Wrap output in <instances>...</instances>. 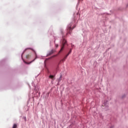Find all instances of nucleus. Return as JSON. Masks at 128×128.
<instances>
[{"label": "nucleus", "mask_w": 128, "mask_h": 128, "mask_svg": "<svg viewBox=\"0 0 128 128\" xmlns=\"http://www.w3.org/2000/svg\"><path fill=\"white\" fill-rule=\"evenodd\" d=\"M62 81V75L60 76L58 80V82H60Z\"/></svg>", "instance_id": "6"}, {"label": "nucleus", "mask_w": 128, "mask_h": 128, "mask_svg": "<svg viewBox=\"0 0 128 128\" xmlns=\"http://www.w3.org/2000/svg\"><path fill=\"white\" fill-rule=\"evenodd\" d=\"M72 23H70V24L67 27V34H72V30H74V28H76V25H74V27L72 28Z\"/></svg>", "instance_id": "1"}, {"label": "nucleus", "mask_w": 128, "mask_h": 128, "mask_svg": "<svg viewBox=\"0 0 128 128\" xmlns=\"http://www.w3.org/2000/svg\"><path fill=\"white\" fill-rule=\"evenodd\" d=\"M124 96H126V95H124V96H122V98H124Z\"/></svg>", "instance_id": "14"}, {"label": "nucleus", "mask_w": 128, "mask_h": 128, "mask_svg": "<svg viewBox=\"0 0 128 128\" xmlns=\"http://www.w3.org/2000/svg\"><path fill=\"white\" fill-rule=\"evenodd\" d=\"M63 38V40H62V46L61 49L59 51V54H60V52H62L64 48V44H66V39H64V38Z\"/></svg>", "instance_id": "2"}, {"label": "nucleus", "mask_w": 128, "mask_h": 128, "mask_svg": "<svg viewBox=\"0 0 128 128\" xmlns=\"http://www.w3.org/2000/svg\"><path fill=\"white\" fill-rule=\"evenodd\" d=\"M36 58L33 60L31 61L30 63H28V62H26L25 61H24V62L25 64H32V62H34V60H36Z\"/></svg>", "instance_id": "4"}, {"label": "nucleus", "mask_w": 128, "mask_h": 128, "mask_svg": "<svg viewBox=\"0 0 128 128\" xmlns=\"http://www.w3.org/2000/svg\"><path fill=\"white\" fill-rule=\"evenodd\" d=\"M17 126H18L16 125V124H14L12 128H16Z\"/></svg>", "instance_id": "10"}, {"label": "nucleus", "mask_w": 128, "mask_h": 128, "mask_svg": "<svg viewBox=\"0 0 128 128\" xmlns=\"http://www.w3.org/2000/svg\"><path fill=\"white\" fill-rule=\"evenodd\" d=\"M103 106H108V102H104L103 104Z\"/></svg>", "instance_id": "5"}, {"label": "nucleus", "mask_w": 128, "mask_h": 128, "mask_svg": "<svg viewBox=\"0 0 128 128\" xmlns=\"http://www.w3.org/2000/svg\"><path fill=\"white\" fill-rule=\"evenodd\" d=\"M68 54H67L64 58L63 59H62V62H65L66 60V58H68Z\"/></svg>", "instance_id": "3"}, {"label": "nucleus", "mask_w": 128, "mask_h": 128, "mask_svg": "<svg viewBox=\"0 0 128 128\" xmlns=\"http://www.w3.org/2000/svg\"><path fill=\"white\" fill-rule=\"evenodd\" d=\"M54 50H52L48 54V56H50V54H52V53L54 52Z\"/></svg>", "instance_id": "7"}, {"label": "nucleus", "mask_w": 128, "mask_h": 128, "mask_svg": "<svg viewBox=\"0 0 128 128\" xmlns=\"http://www.w3.org/2000/svg\"><path fill=\"white\" fill-rule=\"evenodd\" d=\"M49 78H54V75H50L49 76Z\"/></svg>", "instance_id": "9"}, {"label": "nucleus", "mask_w": 128, "mask_h": 128, "mask_svg": "<svg viewBox=\"0 0 128 128\" xmlns=\"http://www.w3.org/2000/svg\"><path fill=\"white\" fill-rule=\"evenodd\" d=\"M26 50H33L31 48H27Z\"/></svg>", "instance_id": "12"}, {"label": "nucleus", "mask_w": 128, "mask_h": 128, "mask_svg": "<svg viewBox=\"0 0 128 128\" xmlns=\"http://www.w3.org/2000/svg\"><path fill=\"white\" fill-rule=\"evenodd\" d=\"M56 48H58V44H56Z\"/></svg>", "instance_id": "13"}, {"label": "nucleus", "mask_w": 128, "mask_h": 128, "mask_svg": "<svg viewBox=\"0 0 128 128\" xmlns=\"http://www.w3.org/2000/svg\"><path fill=\"white\" fill-rule=\"evenodd\" d=\"M45 62H46V60H45Z\"/></svg>", "instance_id": "15"}, {"label": "nucleus", "mask_w": 128, "mask_h": 128, "mask_svg": "<svg viewBox=\"0 0 128 128\" xmlns=\"http://www.w3.org/2000/svg\"><path fill=\"white\" fill-rule=\"evenodd\" d=\"M30 58V54H28L26 56V58H27V60H28V58Z\"/></svg>", "instance_id": "8"}, {"label": "nucleus", "mask_w": 128, "mask_h": 128, "mask_svg": "<svg viewBox=\"0 0 128 128\" xmlns=\"http://www.w3.org/2000/svg\"><path fill=\"white\" fill-rule=\"evenodd\" d=\"M72 53V49H70V51H69V52H68V54H71Z\"/></svg>", "instance_id": "11"}]
</instances>
